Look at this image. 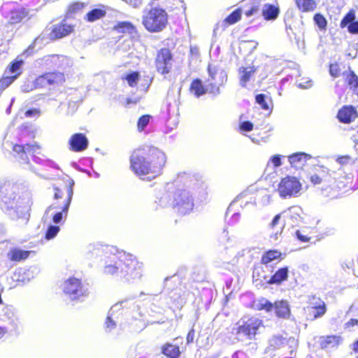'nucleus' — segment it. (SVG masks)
Returning <instances> with one entry per match:
<instances>
[{
  "mask_svg": "<svg viewBox=\"0 0 358 358\" xmlns=\"http://www.w3.org/2000/svg\"><path fill=\"white\" fill-rule=\"evenodd\" d=\"M166 161L165 154L155 147L136 150L130 157L131 167L142 180H151L162 173Z\"/></svg>",
  "mask_w": 358,
  "mask_h": 358,
  "instance_id": "nucleus-1",
  "label": "nucleus"
},
{
  "mask_svg": "<svg viewBox=\"0 0 358 358\" xmlns=\"http://www.w3.org/2000/svg\"><path fill=\"white\" fill-rule=\"evenodd\" d=\"M104 273L116 274L118 278L128 283H134L141 280L143 264L131 254L125 252L106 256Z\"/></svg>",
  "mask_w": 358,
  "mask_h": 358,
  "instance_id": "nucleus-2",
  "label": "nucleus"
},
{
  "mask_svg": "<svg viewBox=\"0 0 358 358\" xmlns=\"http://www.w3.org/2000/svg\"><path fill=\"white\" fill-rule=\"evenodd\" d=\"M17 185L5 182L0 187L1 208L13 220H20L22 224L29 221V210L32 204L28 193L16 201Z\"/></svg>",
  "mask_w": 358,
  "mask_h": 358,
  "instance_id": "nucleus-3",
  "label": "nucleus"
},
{
  "mask_svg": "<svg viewBox=\"0 0 358 358\" xmlns=\"http://www.w3.org/2000/svg\"><path fill=\"white\" fill-rule=\"evenodd\" d=\"M2 146L5 151L12 154L15 159L20 164H29V156H31L32 160L36 164L51 167L55 166L53 162L36 155V154H39L40 146L36 143L25 145L14 143L8 139V134H6Z\"/></svg>",
  "mask_w": 358,
  "mask_h": 358,
  "instance_id": "nucleus-4",
  "label": "nucleus"
},
{
  "mask_svg": "<svg viewBox=\"0 0 358 358\" xmlns=\"http://www.w3.org/2000/svg\"><path fill=\"white\" fill-rule=\"evenodd\" d=\"M168 22V15L165 10L152 8L143 16V24L150 32H159L163 30Z\"/></svg>",
  "mask_w": 358,
  "mask_h": 358,
  "instance_id": "nucleus-5",
  "label": "nucleus"
},
{
  "mask_svg": "<svg viewBox=\"0 0 358 358\" xmlns=\"http://www.w3.org/2000/svg\"><path fill=\"white\" fill-rule=\"evenodd\" d=\"M208 78L206 83L208 84L209 94L215 97L220 94V87L227 82V73L224 69L214 64L208 66Z\"/></svg>",
  "mask_w": 358,
  "mask_h": 358,
  "instance_id": "nucleus-6",
  "label": "nucleus"
},
{
  "mask_svg": "<svg viewBox=\"0 0 358 358\" xmlns=\"http://www.w3.org/2000/svg\"><path fill=\"white\" fill-rule=\"evenodd\" d=\"M236 326L237 327L234 330H236L238 337L251 340L255 338L263 324L262 321L257 317L245 316L237 322Z\"/></svg>",
  "mask_w": 358,
  "mask_h": 358,
  "instance_id": "nucleus-7",
  "label": "nucleus"
},
{
  "mask_svg": "<svg viewBox=\"0 0 358 358\" xmlns=\"http://www.w3.org/2000/svg\"><path fill=\"white\" fill-rule=\"evenodd\" d=\"M64 294L71 301H82L89 294L87 285L76 278H70L63 284Z\"/></svg>",
  "mask_w": 358,
  "mask_h": 358,
  "instance_id": "nucleus-8",
  "label": "nucleus"
},
{
  "mask_svg": "<svg viewBox=\"0 0 358 358\" xmlns=\"http://www.w3.org/2000/svg\"><path fill=\"white\" fill-rule=\"evenodd\" d=\"M172 206L180 215L189 214L194 206V198L190 191L187 189H178L173 197Z\"/></svg>",
  "mask_w": 358,
  "mask_h": 358,
  "instance_id": "nucleus-9",
  "label": "nucleus"
},
{
  "mask_svg": "<svg viewBox=\"0 0 358 358\" xmlns=\"http://www.w3.org/2000/svg\"><path fill=\"white\" fill-rule=\"evenodd\" d=\"M301 189V184L300 181L293 176H287L282 178L278 187L279 195L283 199L297 196Z\"/></svg>",
  "mask_w": 358,
  "mask_h": 358,
  "instance_id": "nucleus-10",
  "label": "nucleus"
},
{
  "mask_svg": "<svg viewBox=\"0 0 358 358\" xmlns=\"http://www.w3.org/2000/svg\"><path fill=\"white\" fill-rule=\"evenodd\" d=\"M2 15L10 24L21 22L28 14L27 10L22 7L12 3L4 4L1 7Z\"/></svg>",
  "mask_w": 358,
  "mask_h": 358,
  "instance_id": "nucleus-11",
  "label": "nucleus"
},
{
  "mask_svg": "<svg viewBox=\"0 0 358 358\" xmlns=\"http://www.w3.org/2000/svg\"><path fill=\"white\" fill-rule=\"evenodd\" d=\"M134 306V299H126L113 305L110 309L105 322L106 330L110 332L116 327V319L117 318L116 313L117 311L122 308H130Z\"/></svg>",
  "mask_w": 358,
  "mask_h": 358,
  "instance_id": "nucleus-12",
  "label": "nucleus"
},
{
  "mask_svg": "<svg viewBox=\"0 0 358 358\" xmlns=\"http://www.w3.org/2000/svg\"><path fill=\"white\" fill-rule=\"evenodd\" d=\"M73 180L69 178L68 180V186L66 189L67 196L64 201V205L62 207V210L56 212L52 215V222L56 224L64 222V220L67 217L69 209L73 195Z\"/></svg>",
  "mask_w": 358,
  "mask_h": 358,
  "instance_id": "nucleus-13",
  "label": "nucleus"
},
{
  "mask_svg": "<svg viewBox=\"0 0 358 358\" xmlns=\"http://www.w3.org/2000/svg\"><path fill=\"white\" fill-rule=\"evenodd\" d=\"M173 57L168 48H162L157 52L155 59L157 71L162 74H167L172 68Z\"/></svg>",
  "mask_w": 358,
  "mask_h": 358,
  "instance_id": "nucleus-14",
  "label": "nucleus"
},
{
  "mask_svg": "<svg viewBox=\"0 0 358 358\" xmlns=\"http://www.w3.org/2000/svg\"><path fill=\"white\" fill-rule=\"evenodd\" d=\"M331 176L329 170L324 166H316L314 167V173L309 176L310 181L314 185L331 182Z\"/></svg>",
  "mask_w": 358,
  "mask_h": 358,
  "instance_id": "nucleus-15",
  "label": "nucleus"
},
{
  "mask_svg": "<svg viewBox=\"0 0 358 358\" xmlns=\"http://www.w3.org/2000/svg\"><path fill=\"white\" fill-rule=\"evenodd\" d=\"M257 198L252 192V188L250 187L239 194L233 201L231 205L238 203L242 209L255 208L257 204Z\"/></svg>",
  "mask_w": 358,
  "mask_h": 358,
  "instance_id": "nucleus-16",
  "label": "nucleus"
},
{
  "mask_svg": "<svg viewBox=\"0 0 358 358\" xmlns=\"http://www.w3.org/2000/svg\"><path fill=\"white\" fill-rule=\"evenodd\" d=\"M69 150L80 152L85 150L89 145V141L86 136L82 133L73 134L69 140Z\"/></svg>",
  "mask_w": 358,
  "mask_h": 358,
  "instance_id": "nucleus-17",
  "label": "nucleus"
},
{
  "mask_svg": "<svg viewBox=\"0 0 358 358\" xmlns=\"http://www.w3.org/2000/svg\"><path fill=\"white\" fill-rule=\"evenodd\" d=\"M175 182L177 186L182 185L194 190H196L202 185V182L194 175L185 172L178 173Z\"/></svg>",
  "mask_w": 358,
  "mask_h": 358,
  "instance_id": "nucleus-18",
  "label": "nucleus"
},
{
  "mask_svg": "<svg viewBox=\"0 0 358 358\" xmlns=\"http://www.w3.org/2000/svg\"><path fill=\"white\" fill-rule=\"evenodd\" d=\"M302 210L298 206H292L282 213L286 224L292 227L298 226L301 221Z\"/></svg>",
  "mask_w": 358,
  "mask_h": 358,
  "instance_id": "nucleus-19",
  "label": "nucleus"
},
{
  "mask_svg": "<svg viewBox=\"0 0 358 358\" xmlns=\"http://www.w3.org/2000/svg\"><path fill=\"white\" fill-rule=\"evenodd\" d=\"M32 49L33 48L29 46V48L26 50L22 55L18 56L13 62H12L6 70L5 73L13 74V76H16V78H17L22 72V66L24 64L22 57L31 55Z\"/></svg>",
  "mask_w": 358,
  "mask_h": 358,
  "instance_id": "nucleus-20",
  "label": "nucleus"
},
{
  "mask_svg": "<svg viewBox=\"0 0 358 358\" xmlns=\"http://www.w3.org/2000/svg\"><path fill=\"white\" fill-rule=\"evenodd\" d=\"M73 30V27L69 24L64 22L55 24L52 25L51 31L50 33V38L51 39L62 38L70 34Z\"/></svg>",
  "mask_w": 358,
  "mask_h": 358,
  "instance_id": "nucleus-21",
  "label": "nucleus"
},
{
  "mask_svg": "<svg viewBox=\"0 0 358 358\" xmlns=\"http://www.w3.org/2000/svg\"><path fill=\"white\" fill-rule=\"evenodd\" d=\"M355 12L350 10L342 19L341 22V27H348V31L352 34H358V21H355Z\"/></svg>",
  "mask_w": 358,
  "mask_h": 358,
  "instance_id": "nucleus-22",
  "label": "nucleus"
},
{
  "mask_svg": "<svg viewBox=\"0 0 358 358\" xmlns=\"http://www.w3.org/2000/svg\"><path fill=\"white\" fill-rule=\"evenodd\" d=\"M312 159V156L305 152H296L288 157L290 165L296 169H303L307 161Z\"/></svg>",
  "mask_w": 358,
  "mask_h": 358,
  "instance_id": "nucleus-23",
  "label": "nucleus"
},
{
  "mask_svg": "<svg viewBox=\"0 0 358 358\" xmlns=\"http://www.w3.org/2000/svg\"><path fill=\"white\" fill-rule=\"evenodd\" d=\"M357 117L355 108L352 106H345L338 110L337 117L342 123H350Z\"/></svg>",
  "mask_w": 358,
  "mask_h": 358,
  "instance_id": "nucleus-24",
  "label": "nucleus"
},
{
  "mask_svg": "<svg viewBox=\"0 0 358 358\" xmlns=\"http://www.w3.org/2000/svg\"><path fill=\"white\" fill-rule=\"evenodd\" d=\"M206 84V85H204L202 80L199 78L194 79L190 85V92L197 98L206 93L209 94L208 84Z\"/></svg>",
  "mask_w": 358,
  "mask_h": 358,
  "instance_id": "nucleus-25",
  "label": "nucleus"
},
{
  "mask_svg": "<svg viewBox=\"0 0 358 358\" xmlns=\"http://www.w3.org/2000/svg\"><path fill=\"white\" fill-rule=\"evenodd\" d=\"M114 30L118 33L128 34L131 38H136L138 33L136 27L129 22H119L114 27Z\"/></svg>",
  "mask_w": 358,
  "mask_h": 358,
  "instance_id": "nucleus-26",
  "label": "nucleus"
},
{
  "mask_svg": "<svg viewBox=\"0 0 358 358\" xmlns=\"http://www.w3.org/2000/svg\"><path fill=\"white\" fill-rule=\"evenodd\" d=\"M255 73V66L240 67L238 69V75L240 80V85L245 87L247 83L250 80L251 77Z\"/></svg>",
  "mask_w": 358,
  "mask_h": 358,
  "instance_id": "nucleus-27",
  "label": "nucleus"
},
{
  "mask_svg": "<svg viewBox=\"0 0 358 358\" xmlns=\"http://www.w3.org/2000/svg\"><path fill=\"white\" fill-rule=\"evenodd\" d=\"M31 252L19 248H11L7 253L8 259L13 262H20L27 259Z\"/></svg>",
  "mask_w": 358,
  "mask_h": 358,
  "instance_id": "nucleus-28",
  "label": "nucleus"
},
{
  "mask_svg": "<svg viewBox=\"0 0 358 358\" xmlns=\"http://www.w3.org/2000/svg\"><path fill=\"white\" fill-rule=\"evenodd\" d=\"M273 310H275V315L278 317L287 318L290 315L289 304L286 301H276L274 303Z\"/></svg>",
  "mask_w": 358,
  "mask_h": 358,
  "instance_id": "nucleus-29",
  "label": "nucleus"
},
{
  "mask_svg": "<svg viewBox=\"0 0 358 358\" xmlns=\"http://www.w3.org/2000/svg\"><path fill=\"white\" fill-rule=\"evenodd\" d=\"M288 268L283 267L279 268L268 280V284H280L282 282L286 280L288 277Z\"/></svg>",
  "mask_w": 358,
  "mask_h": 358,
  "instance_id": "nucleus-30",
  "label": "nucleus"
},
{
  "mask_svg": "<svg viewBox=\"0 0 358 358\" xmlns=\"http://www.w3.org/2000/svg\"><path fill=\"white\" fill-rule=\"evenodd\" d=\"M279 8L273 5L266 3L262 8V15L266 20H273L277 18Z\"/></svg>",
  "mask_w": 358,
  "mask_h": 358,
  "instance_id": "nucleus-31",
  "label": "nucleus"
},
{
  "mask_svg": "<svg viewBox=\"0 0 358 358\" xmlns=\"http://www.w3.org/2000/svg\"><path fill=\"white\" fill-rule=\"evenodd\" d=\"M162 352L168 358H178L180 354L178 346L166 343L162 347Z\"/></svg>",
  "mask_w": 358,
  "mask_h": 358,
  "instance_id": "nucleus-32",
  "label": "nucleus"
},
{
  "mask_svg": "<svg viewBox=\"0 0 358 358\" xmlns=\"http://www.w3.org/2000/svg\"><path fill=\"white\" fill-rule=\"evenodd\" d=\"M263 273L262 268L259 267L255 268L253 271V282L255 284L256 287H262L264 285L268 284V279L264 273Z\"/></svg>",
  "mask_w": 358,
  "mask_h": 358,
  "instance_id": "nucleus-33",
  "label": "nucleus"
},
{
  "mask_svg": "<svg viewBox=\"0 0 358 358\" xmlns=\"http://www.w3.org/2000/svg\"><path fill=\"white\" fill-rule=\"evenodd\" d=\"M256 103L261 106L263 110H271L273 103L270 96L264 94H259L255 96Z\"/></svg>",
  "mask_w": 358,
  "mask_h": 358,
  "instance_id": "nucleus-34",
  "label": "nucleus"
},
{
  "mask_svg": "<svg viewBox=\"0 0 358 358\" xmlns=\"http://www.w3.org/2000/svg\"><path fill=\"white\" fill-rule=\"evenodd\" d=\"M308 320L313 321L317 318L322 317L327 311V308H304Z\"/></svg>",
  "mask_w": 358,
  "mask_h": 358,
  "instance_id": "nucleus-35",
  "label": "nucleus"
},
{
  "mask_svg": "<svg viewBox=\"0 0 358 358\" xmlns=\"http://www.w3.org/2000/svg\"><path fill=\"white\" fill-rule=\"evenodd\" d=\"M298 8L303 12L313 11L317 3L314 0H295Z\"/></svg>",
  "mask_w": 358,
  "mask_h": 358,
  "instance_id": "nucleus-36",
  "label": "nucleus"
},
{
  "mask_svg": "<svg viewBox=\"0 0 358 358\" xmlns=\"http://www.w3.org/2000/svg\"><path fill=\"white\" fill-rule=\"evenodd\" d=\"M50 85H57L63 83L65 80L64 75L59 71L46 73Z\"/></svg>",
  "mask_w": 358,
  "mask_h": 358,
  "instance_id": "nucleus-37",
  "label": "nucleus"
},
{
  "mask_svg": "<svg viewBox=\"0 0 358 358\" xmlns=\"http://www.w3.org/2000/svg\"><path fill=\"white\" fill-rule=\"evenodd\" d=\"M271 71L272 66L268 63L255 66V72L259 74V78L261 80L266 79Z\"/></svg>",
  "mask_w": 358,
  "mask_h": 358,
  "instance_id": "nucleus-38",
  "label": "nucleus"
},
{
  "mask_svg": "<svg viewBox=\"0 0 358 358\" xmlns=\"http://www.w3.org/2000/svg\"><path fill=\"white\" fill-rule=\"evenodd\" d=\"M281 252L276 250H268L262 255L261 262L263 264H268L272 261L279 258Z\"/></svg>",
  "mask_w": 358,
  "mask_h": 358,
  "instance_id": "nucleus-39",
  "label": "nucleus"
},
{
  "mask_svg": "<svg viewBox=\"0 0 358 358\" xmlns=\"http://www.w3.org/2000/svg\"><path fill=\"white\" fill-rule=\"evenodd\" d=\"M241 13L242 12L240 8L236 9L224 19L222 22V25L225 27L226 25L233 24L237 22L241 19Z\"/></svg>",
  "mask_w": 358,
  "mask_h": 358,
  "instance_id": "nucleus-40",
  "label": "nucleus"
},
{
  "mask_svg": "<svg viewBox=\"0 0 358 358\" xmlns=\"http://www.w3.org/2000/svg\"><path fill=\"white\" fill-rule=\"evenodd\" d=\"M255 306L257 310H265L266 313L271 312L274 308V303H272L265 298H261L259 299Z\"/></svg>",
  "mask_w": 358,
  "mask_h": 358,
  "instance_id": "nucleus-41",
  "label": "nucleus"
},
{
  "mask_svg": "<svg viewBox=\"0 0 358 358\" xmlns=\"http://www.w3.org/2000/svg\"><path fill=\"white\" fill-rule=\"evenodd\" d=\"M106 15V11L101 8H94L88 12L86 15V20L88 22H94Z\"/></svg>",
  "mask_w": 358,
  "mask_h": 358,
  "instance_id": "nucleus-42",
  "label": "nucleus"
},
{
  "mask_svg": "<svg viewBox=\"0 0 358 358\" xmlns=\"http://www.w3.org/2000/svg\"><path fill=\"white\" fill-rule=\"evenodd\" d=\"M308 303V306L305 308L319 309V308H326L325 303L319 297H316L315 296H309Z\"/></svg>",
  "mask_w": 358,
  "mask_h": 358,
  "instance_id": "nucleus-43",
  "label": "nucleus"
},
{
  "mask_svg": "<svg viewBox=\"0 0 358 358\" xmlns=\"http://www.w3.org/2000/svg\"><path fill=\"white\" fill-rule=\"evenodd\" d=\"M155 202L162 208H166L171 205L172 206L171 195L168 192H164L159 197H157Z\"/></svg>",
  "mask_w": 358,
  "mask_h": 358,
  "instance_id": "nucleus-44",
  "label": "nucleus"
},
{
  "mask_svg": "<svg viewBox=\"0 0 358 358\" xmlns=\"http://www.w3.org/2000/svg\"><path fill=\"white\" fill-rule=\"evenodd\" d=\"M347 80L353 92L358 96V76L351 71L347 77Z\"/></svg>",
  "mask_w": 358,
  "mask_h": 358,
  "instance_id": "nucleus-45",
  "label": "nucleus"
},
{
  "mask_svg": "<svg viewBox=\"0 0 358 358\" xmlns=\"http://www.w3.org/2000/svg\"><path fill=\"white\" fill-rule=\"evenodd\" d=\"M340 337L336 336H327L322 342V347L324 348H333L338 345Z\"/></svg>",
  "mask_w": 358,
  "mask_h": 358,
  "instance_id": "nucleus-46",
  "label": "nucleus"
},
{
  "mask_svg": "<svg viewBox=\"0 0 358 358\" xmlns=\"http://www.w3.org/2000/svg\"><path fill=\"white\" fill-rule=\"evenodd\" d=\"M48 80L46 73L38 76L34 80L35 87L43 88L51 86Z\"/></svg>",
  "mask_w": 358,
  "mask_h": 358,
  "instance_id": "nucleus-47",
  "label": "nucleus"
},
{
  "mask_svg": "<svg viewBox=\"0 0 358 358\" xmlns=\"http://www.w3.org/2000/svg\"><path fill=\"white\" fill-rule=\"evenodd\" d=\"M315 24L320 28V30H326L327 21L326 18L320 13H316L313 17Z\"/></svg>",
  "mask_w": 358,
  "mask_h": 358,
  "instance_id": "nucleus-48",
  "label": "nucleus"
},
{
  "mask_svg": "<svg viewBox=\"0 0 358 358\" xmlns=\"http://www.w3.org/2000/svg\"><path fill=\"white\" fill-rule=\"evenodd\" d=\"M122 78L127 81L130 87H134L137 85V83L138 81L139 73L138 72L134 71L127 74Z\"/></svg>",
  "mask_w": 358,
  "mask_h": 358,
  "instance_id": "nucleus-49",
  "label": "nucleus"
},
{
  "mask_svg": "<svg viewBox=\"0 0 358 358\" xmlns=\"http://www.w3.org/2000/svg\"><path fill=\"white\" fill-rule=\"evenodd\" d=\"M285 342V338L281 336H273L269 340V345L273 349L279 348Z\"/></svg>",
  "mask_w": 358,
  "mask_h": 358,
  "instance_id": "nucleus-50",
  "label": "nucleus"
},
{
  "mask_svg": "<svg viewBox=\"0 0 358 358\" xmlns=\"http://www.w3.org/2000/svg\"><path fill=\"white\" fill-rule=\"evenodd\" d=\"M60 228L59 226L56 225H50L45 233V238L48 240H50L54 238L57 234L59 233Z\"/></svg>",
  "mask_w": 358,
  "mask_h": 358,
  "instance_id": "nucleus-51",
  "label": "nucleus"
},
{
  "mask_svg": "<svg viewBox=\"0 0 358 358\" xmlns=\"http://www.w3.org/2000/svg\"><path fill=\"white\" fill-rule=\"evenodd\" d=\"M151 119V116L149 115H145L141 116L137 123V127L138 131H143L149 124L150 120Z\"/></svg>",
  "mask_w": 358,
  "mask_h": 358,
  "instance_id": "nucleus-52",
  "label": "nucleus"
},
{
  "mask_svg": "<svg viewBox=\"0 0 358 358\" xmlns=\"http://www.w3.org/2000/svg\"><path fill=\"white\" fill-rule=\"evenodd\" d=\"M16 79H17L16 76H7L3 77L0 80V88L1 90L6 89L10 84H12Z\"/></svg>",
  "mask_w": 358,
  "mask_h": 358,
  "instance_id": "nucleus-53",
  "label": "nucleus"
},
{
  "mask_svg": "<svg viewBox=\"0 0 358 358\" xmlns=\"http://www.w3.org/2000/svg\"><path fill=\"white\" fill-rule=\"evenodd\" d=\"M255 196L257 200L264 206L267 205L270 202V195L266 192H259Z\"/></svg>",
  "mask_w": 358,
  "mask_h": 358,
  "instance_id": "nucleus-54",
  "label": "nucleus"
},
{
  "mask_svg": "<svg viewBox=\"0 0 358 358\" xmlns=\"http://www.w3.org/2000/svg\"><path fill=\"white\" fill-rule=\"evenodd\" d=\"M83 8V4L81 3H74L69 6L68 8L67 15L69 16H71L72 15L76 13L78 11L80 10Z\"/></svg>",
  "mask_w": 358,
  "mask_h": 358,
  "instance_id": "nucleus-55",
  "label": "nucleus"
},
{
  "mask_svg": "<svg viewBox=\"0 0 358 358\" xmlns=\"http://www.w3.org/2000/svg\"><path fill=\"white\" fill-rule=\"evenodd\" d=\"M283 157H285V156L280 155H273L270 158L269 162H271L275 168L279 167L282 165L281 159Z\"/></svg>",
  "mask_w": 358,
  "mask_h": 358,
  "instance_id": "nucleus-56",
  "label": "nucleus"
},
{
  "mask_svg": "<svg viewBox=\"0 0 358 358\" xmlns=\"http://www.w3.org/2000/svg\"><path fill=\"white\" fill-rule=\"evenodd\" d=\"M41 115V110L38 108H31L25 112L27 117H38Z\"/></svg>",
  "mask_w": 358,
  "mask_h": 358,
  "instance_id": "nucleus-57",
  "label": "nucleus"
},
{
  "mask_svg": "<svg viewBox=\"0 0 358 358\" xmlns=\"http://www.w3.org/2000/svg\"><path fill=\"white\" fill-rule=\"evenodd\" d=\"M239 127L243 131H250L253 129V124L250 121L242 122Z\"/></svg>",
  "mask_w": 358,
  "mask_h": 358,
  "instance_id": "nucleus-58",
  "label": "nucleus"
},
{
  "mask_svg": "<svg viewBox=\"0 0 358 358\" xmlns=\"http://www.w3.org/2000/svg\"><path fill=\"white\" fill-rule=\"evenodd\" d=\"M36 88L34 81L25 83L21 87L22 91L24 92H29Z\"/></svg>",
  "mask_w": 358,
  "mask_h": 358,
  "instance_id": "nucleus-59",
  "label": "nucleus"
},
{
  "mask_svg": "<svg viewBox=\"0 0 358 358\" xmlns=\"http://www.w3.org/2000/svg\"><path fill=\"white\" fill-rule=\"evenodd\" d=\"M329 73L333 77H338L339 76V66L337 64H331L329 66Z\"/></svg>",
  "mask_w": 358,
  "mask_h": 358,
  "instance_id": "nucleus-60",
  "label": "nucleus"
},
{
  "mask_svg": "<svg viewBox=\"0 0 358 358\" xmlns=\"http://www.w3.org/2000/svg\"><path fill=\"white\" fill-rule=\"evenodd\" d=\"M335 231L336 230L334 227L327 226L325 228V230L322 231V234H320V236H321V238H324L325 236L334 235Z\"/></svg>",
  "mask_w": 358,
  "mask_h": 358,
  "instance_id": "nucleus-61",
  "label": "nucleus"
},
{
  "mask_svg": "<svg viewBox=\"0 0 358 358\" xmlns=\"http://www.w3.org/2000/svg\"><path fill=\"white\" fill-rule=\"evenodd\" d=\"M350 159H352V158H350L348 156H342L337 159V162L341 165L346 164L348 166V165L350 164Z\"/></svg>",
  "mask_w": 358,
  "mask_h": 358,
  "instance_id": "nucleus-62",
  "label": "nucleus"
},
{
  "mask_svg": "<svg viewBox=\"0 0 358 358\" xmlns=\"http://www.w3.org/2000/svg\"><path fill=\"white\" fill-rule=\"evenodd\" d=\"M313 83L311 80H307L306 82H301L298 83V87L301 89H308L311 87Z\"/></svg>",
  "mask_w": 358,
  "mask_h": 358,
  "instance_id": "nucleus-63",
  "label": "nucleus"
},
{
  "mask_svg": "<svg viewBox=\"0 0 358 358\" xmlns=\"http://www.w3.org/2000/svg\"><path fill=\"white\" fill-rule=\"evenodd\" d=\"M296 236L297 238L299 241H301V242L305 243V242H308L310 240V238L308 236L302 234V233L299 230H297L296 231Z\"/></svg>",
  "mask_w": 358,
  "mask_h": 358,
  "instance_id": "nucleus-64",
  "label": "nucleus"
}]
</instances>
